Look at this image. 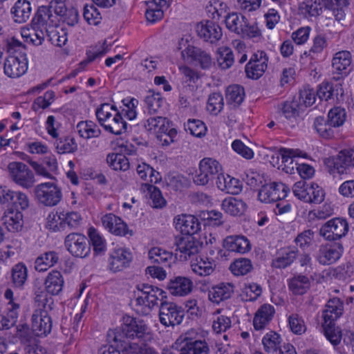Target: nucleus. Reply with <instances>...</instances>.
Listing matches in <instances>:
<instances>
[{"label":"nucleus","instance_id":"nucleus-1","mask_svg":"<svg viewBox=\"0 0 354 354\" xmlns=\"http://www.w3.org/2000/svg\"><path fill=\"white\" fill-rule=\"evenodd\" d=\"M107 337L110 342L120 344L123 348L129 344L126 339L138 338L147 342L153 339V334L143 320L125 315L121 326L114 330H109Z\"/></svg>","mask_w":354,"mask_h":354},{"label":"nucleus","instance_id":"nucleus-2","mask_svg":"<svg viewBox=\"0 0 354 354\" xmlns=\"http://www.w3.org/2000/svg\"><path fill=\"white\" fill-rule=\"evenodd\" d=\"M344 302L337 297L330 299L323 310L322 324L324 335L328 340L334 345H338L342 339V331L335 328V322L343 314Z\"/></svg>","mask_w":354,"mask_h":354},{"label":"nucleus","instance_id":"nucleus-3","mask_svg":"<svg viewBox=\"0 0 354 354\" xmlns=\"http://www.w3.org/2000/svg\"><path fill=\"white\" fill-rule=\"evenodd\" d=\"M95 115L99 124L106 131L116 136L127 131L128 124L115 105L101 104L95 110Z\"/></svg>","mask_w":354,"mask_h":354},{"label":"nucleus","instance_id":"nucleus-4","mask_svg":"<svg viewBox=\"0 0 354 354\" xmlns=\"http://www.w3.org/2000/svg\"><path fill=\"white\" fill-rule=\"evenodd\" d=\"M226 28L243 39L259 38L261 31L257 22H249L243 15L237 12L227 13L225 17Z\"/></svg>","mask_w":354,"mask_h":354},{"label":"nucleus","instance_id":"nucleus-5","mask_svg":"<svg viewBox=\"0 0 354 354\" xmlns=\"http://www.w3.org/2000/svg\"><path fill=\"white\" fill-rule=\"evenodd\" d=\"M147 131L156 134L157 138L163 145H169L174 141L177 130L173 127L172 122L167 118L161 116L149 117L144 123Z\"/></svg>","mask_w":354,"mask_h":354},{"label":"nucleus","instance_id":"nucleus-6","mask_svg":"<svg viewBox=\"0 0 354 354\" xmlns=\"http://www.w3.org/2000/svg\"><path fill=\"white\" fill-rule=\"evenodd\" d=\"M10 178L17 185L30 189L34 187L36 179L33 171L21 162H11L8 165Z\"/></svg>","mask_w":354,"mask_h":354},{"label":"nucleus","instance_id":"nucleus-7","mask_svg":"<svg viewBox=\"0 0 354 354\" xmlns=\"http://www.w3.org/2000/svg\"><path fill=\"white\" fill-rule=\"evenodd\" d=\"M176 255L180 261H187L196 256L202 247V243L194 236L178 235L175 237Z\"/></svg>","mask_w":354,"mask_h":354},{"label":"nucleus","instance_id":"nucleus-8","mask_svg":"<svg viewBox=\"0 0 354 354\" xmlns=\"http://www.w3.org/2000/svg\"><path fill=\"white\" fill-rule=\"evenodd\" d=\"M137 288L141 292L138 295L136 301L139 306H147L151 309L158 305V301L162 303L166 301L167 293L162 289L149 283H142L138 285Z\"/></svg>","mask_w":354,"mask_h":354},{"label":"nucleus","instance_id":"nucleus-9","mask_svg":"<svg viewBox=\"0 0 354 354\" xmlns=\"http://www.w3.org/2000/svg\"><path fill=\"white\" fill-rule=\"evenodd\" d=\"M34 194L37 201L43 205L53 207L62 198L61 189L53 183H43L35 186Z\"/></svg>","mask_w":354,"mask_h":354},{"label":"nucleus","instance_id":"nucleus-10","mask_svg":"<svg viewBox=\"0 0 354 354\" xmlns=\"http://www.w3.org/2000/svg\"><path fill=\"white\" fill-rule=\"evenodd\" d=\"M348 223L344 218H333L322 225L319 234L326 240L337 242L348 232Z\"/></svg>","mask_w":354,"mask_h":354},{"label":"nucleus","instance_id":"nucleus-11","mask_svg":"<svg viewBox=\"0 0 354 354\" xmlns=\"http://www.w3.org/2000/svg\"><path fill=\"white\" fill-rule=\"evenodd\" d=\"M324 164L330 174H346L349 167H354V149L342 150L336 157L326 158Z\"/></svg>","mask_w":354,"mask_h":354},{"label":"nucleus","instance_id":"nucleus-12","mask_svg":"<svg viewBox=\"0 0 354 354\" xmlns=\"http://www.w3.org/2000/svg\"><path fill=\"white\" fill-rule=\"evenodd\" d=\"M64 247L74 257L86 258L90 254L88 239L80 233L68 234L64 239Z\"/></svg>","mask_w":354,"mask_h":354},{"label":"nucleus","instance_id":"nucleus-13","mask_svg":"<svg viewBox=\"0 0 354 354\" xmlns=\"http://www.w3.org/2000/svg\"><path fill=\"white\" fill-rule=\"evenodd\" d=\"M344 252V247L340 241L330 242L319 245L315 254V258L319 264L328 266L340 259Z\"/></svg>","mask_w":354,"mask_h":354},{"label":"nucleus","instance_id":"nucleus-14","mask_svg":"<svg viewBox=\"0 0 354 354\" xmlns=\"http://www.w3.org/2000/svg\"><path fill=\"white\" fill-rule=\"evenodd\" d=\"M184 317V311L173 302L162 301L159 309V319L160 323L165 326H175L180 324Z\"/></svg>","mask_w":354,"mask_h":354},{"label":"nucleus","instance_id":"nucleus-15","mask_svg":"<svg viewBox=\"0 0 354 354\" xmlns=\"http://www.w3.org/2000/svg\"><path fill=\"white\" fill-rule=\"evenodd\" d=\"M289 192V188L282 183H272L261 187L258 194L260 201L270 203L282 201Z\"/></svg>","mask_w":354,"mask_h":354},{"label":"nucleus","instance_id":"nucleus-16","mask_svg":"<svg viewBox=\"0 0 354 354\" xmlns=\"http://www.w3.org/2000/svg\"><path fill=\"white\" fill-rule=\"evenodd\" d=\"M32 330L38 337L47 336L52 330L53 322L48 309L35 310L32 315Z\"/></svg>","mask_w":354,"mask_h":354},{"label":"nucleus","instance_id":"nucleus-17","mask_svg":"<svg viewBox=\"0 0 354 354\" xmlns=\"http://www.w3.org/2000/svg\"><path fill=\"white\" fill-rule=\"evenodd\" d=\"M133 260L131 251L125 248L115 249L109 258V268L113 272L123 270L128 268Z\"/></svg>","mask_w":354,"mask_h":354},{"label":"nucleus","instance_id":"nucleus-18","mask_svg":"<svg viewBox=\"0 0 354 354\" xmlns=\"http://www.w3.org/2000/svg\"><path fill=\"white\" fill-rule=\"evenodd\" d=\"M59 21L56 15H53L48 6H39L35 12L30 26L37 28H46L56 26Z\"/></svg>","mask_w":354,"mask_h":354},{"label":"nucleus","instance_id":"nucleus-19","mask_svg":"<svg viewBox=\"0 0 354 354\" xmlns=\"http://www.w3.org/2000/svg\"><path fill=\"white\" fill-rule=\"evenodd\" d=\"M176 229L183 236H193L201 230V225L197 217L192 214H180L174 219Z\"/></svg>","mask_w":354,"mask_h":354},{"label":"nucleus","instance_id":"nucleus-20","mask_svg":"<svg viewBox=\"0 0 354 354\" xmlns=\"http://www.w3.org/2000/svg\"><path fill=\"white\" fill-rule=\"evenodd\" d=\"M101 221L104 228L116 236L133 235L132 231L129 230L127 223L121 218L112 213L104 215Z\"/></svg>","mask_w":354,"mask_h":354},{"label":"nucleus","instance_id":"nucleus-21","mask_svg":"<svg viewBox=\"0 0 354 354\" xmlns=\"http://www.w3.org/2000/svg\"><path fill=\"white\" fill-rule=\"evenodd\" d=\"M4 73L10 78H17L26 73L28 62L26 57L9 56L4 62Z\"/></svg>","mask_w":354,"mask_h":354},{"label":"nucleus","instance_id":"nucleus-22","mask_svg":"<svg viewBox=\"0 0 354 354\" xmlns=\"http://www.w3.org/2000/svg\"><path fill=\"white\" fill-rule=\"evenodd\" d=\"M192 280L187 277L178 276L171 278L167 288L170 294L178 297H184L190 294L193 290Z\"/></svg>","mask_w":354,"mask_h":354},{"label":"nucleus","instance_id":"nucleus-23","mask_svg":"<svg viewBox=\"0 0 354 354\" xmlns=\"http://www.w3.org/2000/svg\"><path fill=\"white\" fill-rule=\"evenodd\" d=\"M185 53L191 58L192 61L194 62L196 65L203 70H208L212 66L213 62L210 54L199 48L188 46V47L182 52L183 55H184Z\"/></svg>","mask_w":354,"mask_h":354},{"label":"nucleus","instance_id":"nucleus-24","mask_svg":"<svg viewBox=\"0 0 354 354\" xmlns=\"http://www.w3.org/2000/svg\"><path fill=\"white\" fill-rule=\"evenodd\" d=\"M197 32L200 37L212 44L218 41L223 35L221 28L212 21H207L205 24H198Z\"/></svg>","mask_w":354,"mask_h":354},{"label":"nucleus","instance_id":"nucleus-25","mask_svg":"<svg viewBox=\"0 0 354 354\" xmlns=\"http://www.w3.org/2000/svg\"><path fill=\"white\" fill-rule=\"evenodd\" d=\"M223 248L230 252L244 254L251 249L249 240L242 235L227 236L223 242Z\"/></svg>","mask_w":354,"mask_h":354},{"label":"nucleus","instance_id":"nucleus-26","mask_svg":"<svg viewBox=\"0 0 354 354\" xmlns=\"http://www.w3.org/2000/svg\"><path fill=\"white\" fill-rule=\"evenodd\" d=\"M216 184L221 191L232 195L239 194L243 189L241 181L230 175L223 174H218Z\"/></svg>","mask_w":354,"mask_h":354},{"label":"nucleus","instance_id":"nucleus-27","mask_svg":"<svg viewBox=\"0 0 354 354\" xmlns=\"http://www.w3.org/2000/svg\"><path fill=\"white\" fill-rule=\"evenodd\" d=\"M351 54L349 51L342 50L336 53L333 58L332 67L334 73L342 76L347 75L351 70Z\"/></svg>","mask_w":354,"mask_h":354},{"label":"nucleus","instance_id":"nucleus-28","mask_svg":"<svg viewBox=\"0 0 354 354\" xmlns=\"http://www.w3.org/2000/svg\"><path fill=\"white\" fill-rule=\"evenodd\" d=\"M10 13L15 22L22 24L26 22L31 16L32 6L28 0H18L12 7Z\"/></svg>","mask_w":354,"mask_h":354},{"label":"nucleus","instance_id":"nucleus-29","mask_svg":"<svg viewBox=\"0 0 354 354\" xmlns=\"http://www.w3.org/2000/svg\"><path fill=\"white\" fill-rule=\"evenodd\" d=\"M298 250L295 248H285L278 252V256L272 261L274 268L284 269L290 266L297 259Z\"/></svg>","mask_w":354,"mask_h":354},{"label":"nucleus","instance_id":"nucleus-30","mask_svg":"<svg viewBox=\"0 0 354 354\" xmlns=\"http://www.w3.org/2000/svg\"><path fill=\"white\" fill-rule=\"evenodd\" d=\"M275 310L273 306L268 304L262 305L255 313L253 319V326L255 330L263 329L272 320Z\"/></svg>","mask_w":354,"mask_h":354},{"label":"nucleus","instance_id":"nucleus-31","mask_svg":"<svg viewBox=\"0 0 354 354\" xmlns=\"http://www.w3.org/2000/svg\"><path fill=\"white\" fill-rule=\"evenodd\" d=\"M64 284L62 273L57 270H52L46 277L45 290L51 295H58L62 290Z\"/></svg>","mask_w":354,"mask_h":354},{"label":"nucleus","instance_id":"nucleus-32","mask_svg":"<svg viewBox=\"0 0 354 354\" xmlns=\"http://www.w3.org/2000/svg\"><path fill=\"white\" fill-rule=\"evenodd\" d=\"M234 292V285L230 283H221L213 286L208 293L211 301L219 304L231 297Z\"/></svg>","mask_w":354,"mask_h":354},{"label":"nucleus","instance_id":"nucleus-33","mask_svg":"<svg viewBox=\"0 0 354 354\" xmlns=\"http://www.w3.org/2000/svg\"><path fill=\"white\" fill-rule=\"evenodd\" d=\"M151 263L162 267L170 268L173 262V254L160 248L155 247L148 252Z\"/></svg>","mask_w":354,"mask_h":354},{"label":"nucleus","instance_id":"nucleus-34","mask_svg":"<svg viewBox=\"0 0 354 354\" xmlns=\"http://www.w3.org/2000/svg\"><path fill=\"white\" fill-rule=\"evenodd\" d=\"M88 243L93 247V254L96 256L104 254L106 251V241L103 236L93 227L88 230Z\"/></svg>","mask_w":354,"mask_h":354},{"label":"nucleus","instance_id":"nucleus-35","mask_svg":"<svg viewBox=\"0 0 354 354\" xmlns=\"http://www.w3.org/2000/svg\"><path fill=\"white\" fill-rule=\"evenodd\" d=\"M221 207L225 213L234 216L243 215L247 209V205L243 200L234 197L225 198Z\"/></svg>","mask_w":354,"mask_h":354},{"label":"nucleus","instance_id":"nucleus-36","mask_svg":"<svg viewBox=\"0 0 354 354\" xmlns=\"http://www.w3.org/2000/svg\"><path fill=\"white\" fill-rule=\"evenodd\" d=\"M59 261V255L55 251L46 252L37 257L35 269L38 272H44L54 266Z\"/></svg>","mask_w":354,"mask_h":354},{"label":"nucleus","instance_id":"nucleus-37","mask_svg":"<svg viewBox=\"0 0 354 354\" xmlns=\"http://www.w3.org/2000/svg\"><path fill=\"white\" fill-rule=\"evenodd\" d=\"M77 130L80 137L84 139H91L100 137L101 129L93 121H80L77 124Z\"/></svg>","mask_w":354,"mask_h":354},{"label":"nucleus","instance_id":"nucleus-38","mask_svg":"<svg viewBox=\"0 0 354 354\" xmlns=\"http://www.w3.org/2000/svg\"><path fill=\"white\" fill-rule=\"evenodd\" d=\"M11 281L15 288H23L28 279V268L19 262L12 266L10 270Z\"/></svg>","mask_w":354,"mask_h":354},{"label":"nucleus","instance_id":"nucleus-39","mask_svg":"<svg viewBox=\"0 0 354 354\" xmlns=\"http://www.w3.org/2000/svg\"><path fill=\"white\" fill-rule=\"evenodd\" d=\"M22 214L19 210L10 209L2 218L3 224L10 232L19 231L23 226Z\"/></svg>","mask_w":354,"mask_h":354},{"label":"nucleus","instance_id":"nucleus-40","mask_svg":"<svg viewBox=\"0 0 354 354\" xmlns=\"http://www.w3.org/2000/svg\"><path fill=\"white\" fill-rule=\"evenodd\" d=\"M229 270L236 277L245 276L253 270V265L250 259L240 257L235 259L230 265Z\"/></svg>","mask_w":354,"mask_h":354},{"label":"nucleus","instance_id":"nucleus-41","mask_svg":"<svg viewBox=\"0 0 354 354\" xmlns=\"http://www.w3.org/2000/svg\"><path fill=\"white\" fill-rule=\"evenodd\" d=\"M288 287L294 295H301L310 288V281L308 277L297 274L289 279Z\"/></svg>","mask_w":354,"mask_h":354},{"label":"nucleus","instance_id":"nucleus-42","mask_svg":"<svg viewBox=\"0 0 354 354\" xmlns=\"http://www.w3.org/2000/svg\"><path fill=\"white\" fill-rule=\"evenodd\" d=\"M109 167L115 171H126L130 167L129 159L122 153H111L106 156Z\"/></svg>","mask_w":354,"mask_h":354},{"label":"nucleus","instance_id":"nucleus-43","mask_svg":"<svg viewBox=\"0 0 354 354\" xmlns=\"http://www.w3.org/2000/svg\"><path fill=\"white\" fill-rule=\"evenodd\" d=\"M225 97L229 104L239 106L244 100L245 90L239 84L230 85L227 88Z\"/></svg>","mask_w":354,"mask_h":354},{"label":"nucleus","instance_id":"nucleus-44","mask_svg":"<svg viewBox=\"0 0 354 354\" xmlns=\"http://www.w3.org/2000/svg\"><path fill=\"white\" fill-rule=\"evenodd\" d=\"M314 127L317 133L323 138L330 139L335 136L336 128L324 117L319 116L315 119Z\"/></svg>","mask_w":354,"mask_h":354},{"label":"nucleus","instance_id":"nucleus-45","mask_svg":"<svg viewBox=\"0 0 354 354\" xmlns=\"http://www.w3.org/2000/svg\"><path fill=\"white\" fill-rule=\"evenodd\" d=\"M209 348L205 341L187 342L181 348L180 354H208Z\"/></svg>","mask_w":354,"mask_h":354},{"label":"nucleus","instance_id":"nucleus-46","mask_svg":"<svg viewBox=\"0 0 354 354\" xmlns=\"http://www.w3.org/2000/svg\"><path fill=\"white\" fill-rule=\"evenodd\" d=\"M55 146L59 153H71L77 150V144L75 139L71 136H64L57 138Z\"/></svg>","mask_w":354,"mask_h":354},{"label":"nucleus","instance_id":"nucleus-47","mask_svg":"<svg viewBox=\"0 0 354 354\" xmlns=\"http://www.w3.org/2000/svg\"><path fill=\"white\" fill-rule=\"evenodd\" d=\"M262 343L268 353H277L281 348V337L274 331L266 333L262 339Z\"/></svg>","mask_w":354,"mask_h":354},{"label":"nucleus","instance_id":"nucleus-48","mask_svg":"<svg viewBox=\"0 0 354 354\" xmlns=\"http://www.w3.org/2000/svg\"><path fill=\"white\" fill-rule=\"evenodd\" d=\"M192 271L199 276L210 275L214 270L212 262L207 259L206 260L203 258H196L191 263Z\"/></svg>","mask_w":354,"mask_h":354},{"label":"nucleus","instance_id":"nucleus-49","mask_svg":"<svg viewBox=\"0 0 354 354\" xmlns=\"http://www.w3.org/2000/svg\"><path fill=\"white\" fill-rule=\"evenodd\" d=\"M268 62L262 59L257 63L248 62L245 68L247 77L253 80L260 78L267 69Z\"/></svg>","mask_w":354,"mask_h":354},{"label":"nucleus","instance_id":"nucleus-50","mask_svg":"<svg viewBox=\"0 0 354 354\" xmlns=\"http://www.w3.org/2000/svg\"><path fill=\"white\" fill-rule=\"evenodd\" d=\"M346 117L347 115L345 109L335 106L328 111L327 120H328L333 127L338 128L344 124Z\"/></svg>","mask_w":354,"mask_h":354},{"label":"nucleus","instance_id":"nucleus-51","mask_svg":"<svg viewBox=\"0 0 354 354\" xmlns=\"http://www.w3.org/2000/svg\"><path fill=\"white\" fill-rule=\"evenodd\" d=\"M185 130L197 138L204 136L207 131L205 124L200 120L189 119L184 124Z\"/></svg>","mask_w":354,"mask_h":354},{"label":"nucleus","instance_id":"nucleus-52","mask_svg":"<svg viewBox=\"0 0 354 354\" xmlns=\"http://www.w3.org/2000/svg\"><path fill=\"white\" fill-rule=\"evenodd\" d=\"M123 354H159L158 351L150 344L143 343L141 345L129 344L122 348Z\"/></svg>","mask_w":354,"mask_h":354},{"label":"nucleus","instance_id":"nucleus-53","mask_svg":"<svg viewBox=\"0 0 354 354\" xmlns=\"http://www.w3.org/2000/svg\"><path fill=\"white\" fill-rule=\"evenodd\" d=\"M199 167L203 172L208 174L212 180L215 175L218 174L221 169V166L218 161L210 158H205L200 161Z\"/></svg>","mask_w":354,"mask_h":354},{"label":"nucleus","instance_id":"nucleus-54","mask_svg":"<svg viewBox=\"0 0 354 354\" xmlns=\"http://www.w3.org/2000/svg\"><path fill=\"white\" fill-rule=\"evenodd\" d=\"M223 97L220 93H213L209 95L207 102V110L212 114L216 115L223 109Z\"/></svg>","mask_w":354,"mask_h":354},{"label":"nucleus","instance_id":"nucleus-55","mask_svg":"<svg viewBox=\"0 0 354 354\" xmlns=\"http://www.w3.org/2000/svg\"><path fill=\"white\" fill-rule=\"evenodd\" d=\"M234 58L232 50L227 47L220 48L218 53L217 62L221 69H227L234 64Z\"/></svg>","mask_w":354,"mask_h":354},{"label":"nucleus","instance_id":"nucleus-56","mask_svg":"<svg viewBox=\"0 0 354 354\" xmlns=\"http://www.w3.org/2000/svg\"><path fill=\"white\" fill-rule=\"evenodd\" d=\"M83 17L90 25L97 26L102 21L100 12L93 3L84 6Z\"/></svg>","mask_w":354,"mask_h":354},{"label":"nucleus","instance_id":"nucleus-57","mask_svg":"<svg viewBox=\"0 0 354 354\" xmlns=\"http://www.w3.org/2000/svg\"><path fill=\"white\" fill-rule=\"evenodd\" d=\"M82 222L81 215L77 212H62L63 230L66 227L70 230L77 228Z\"/></svg>","mask_w":354,"mask_h":354},{"label":"nucleus","instance_id":"nucleus-58","mask_svg":"<svg viewBox=\"0 0 354 354\" xmlns=\"http://www.w3.org/2000/svg\"><path fill=\"white\" fill-rule=\"evenodd\" d=\"M145 102L150 114L156 113L161 107L162 98L159 93L149 91L145 98Z\"/></svg>","mask_w":354,"mask_h":354},{"label":"nucleus","instance_id":"nucleus-59","mask_svg":"<svg viewBox=\"0 0 354 354\" xmlns=\"http://www.w3.org/2000/svg\"><path fill=\"white\" fill-rule=\"evenodd\" d=\"M229 8L227 5L220 0L210 1L209 6H207L208 12L212 13V18L219 20V19L227 12Z\"/></svg>","mask_w":354,"mask_h":354},{"label":"nucleus","instance_id":"nucleus-60","mask_svg":"<svg viewBox=\"0 0 354 354\" xmlns=\"http://www.w3.org/2000/svg\"><path fill=\"white\" fill-rule=\"evenodd\" d=\"M308 196L310 198L308 199L307 203L320 204L324 200L325 192L317 184L309 183Z\"/></svg>","mask_w":354,"mask_h":354},{"label":"nucleus","instance_id":"nucleus-61","mask_svg":"<svg viewBox=\"0 0 354 354\" xmlns=\"http://www.w3.org/2000/svg\"><path fill=\"white\" fill-rule=\"evenodd\" d=\"M148 191L150 194V199L151 200V206L153 207L162 208L166 205L167 201L158 187L149 185Z\"/></svg>","mask_w":354,"mask_h":354},{"label":"nucleus","instance_id":"nucleus-62","mask_svg":"<svg viewBox=\"0 0 354 354\" xmlns=\"http://www.w3.org/2000/svg\"><path fill=\"white\" fill-rule=\"evenodd\" d=\"M301 151L299 149L281 147L279 149L277 158L279 159V157L281 156L282 162L285 164L289 162L290 165H292V169H293L295 158L301 156Z\"/></svg>","mask_w":354,"mask_h":354},{"label":"nucleus","instance_id":"nucleus-63","mask_svg":"<svg viewBox=\"0 0 354 354\" xmlns=\"http://www.w3.org/2000/svg\"><path fill=\"white\" fill-rule=\"evenodd\" d=\"M165 8H162L158 5L149 2V7L146 10L145 16L147 21L155 23L160 20L163 17L164 10Z\"/></svg>","mask_w":354,"mask_h":354},{"label":"nucleus","instance_id":"nucleus-64","mask_svg":"<svg viewBox=\"0 0 354 354\" xmlns=\"http://www.w3.org/2000/svg\"><path fill=\"white\" fill-rule=\"evenodd\" d=\"M47 227L54 232L62 231V212H52L47 216Z\"/></svg>","mask_w":354,"mask_h":354}]
</instances>
